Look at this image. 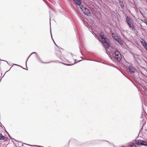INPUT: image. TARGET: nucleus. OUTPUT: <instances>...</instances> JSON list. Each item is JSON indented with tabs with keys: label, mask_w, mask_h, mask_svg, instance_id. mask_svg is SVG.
Instances as JSON below:
<instances>
[{
	"label": "nucleus",
	"mask_w": 147,
	"mask_h": 147,
	"mask_svg": "<svg viewBox=\"0 0 147 147\" xmlns=\"http://www.w3.org/2000/svg\"><path fill=\"white\" fill-rule=\"evenodd\" d=\"M112 56L115 58L118 62H120L121 60V55L118 51H116L114 53H112Z\"/></svg>",
	"instance_id": "obj_1"
},
{
	"label": "nucleus",
	"mask_w": 147,
	"mask_h": 147,
	"mask_svg": "<svg viewBox=\"0 0 147 147\" xmlns=\"http://www.w3.org/2000/svg\"><path fill=\"white\" fill-rule=\"evenodd\" d=\"M83 12L86 15L88 16H90L91 15L89 9L86 7H84L83 5L80 7Z\"/></svg>",
	"instance_id": "obj_2"
},
{
	"label": "nucleus",
	"mask_w": 147,
	"mask_h": 147,
	"mask_svg": "<svg viewBox=\"0 0 147 147\" xmlns=\"http://www.w3.org/2000/svg\"><path fill=\"white\" fill-rule=\"evenodd\" d=\"M107 48H109L110 47V42L108 38L105 37L103 40H101Z\"/></svg>",
	"instance_id": "obj_3"
},
{
	"label": "nucleus",
	"mask_w": 147,
	"mask_h": 147,
	"mask_svg": "<svg viewBox=\"0 0 147 147\" xmlns=\"http://www.w3.org/2000/svg\"><path fill=\"white\" fill-rule=\"evenodd\" d=\"M143 140H135V143L136 145L138 146H143Z\"/></svg>",
	"instance_id": "obj_4"
},
{
	"label": "nucleus",
	"mask_w": 147,
	"mask_h": 147,
	"mask_svg": "<svg viewBox=\"0 0 147 147\" xmlns=\"http://www.w3.org/2000/svg\"><path fill=\"white\" fill-rule=\"evenodd\" d=\"M73 1L77 5L80 6V7L82 5V0H73Z\"/></svg>",
	"instance_id": "obj_5"
},
{
	"label": "nucleus",
	"mask_w": 147,
	"mask_h": 147,
	"mask_svg": "<svg viewBox=\"0 0 147 147\" xmlns=\"http://www.w3.org/2000/svg\"><path fill=\"white\" fill-rule=\"evenodd\" d=\"M128 69L129 71L131 74H134L136 71L135 68L131 66H128Z\"/></svg>",
	"instance_id": "obj_6"
},
{
	"label": "nucleus",
	"mask_w": 147,
	"mask_h": 147,
	"mask_svg": "<svg viewBox=\"0 0 147 147\" xmlns=\"http://www.w3.org/2000/svg\"><path fill=\"white\" fill-rule=\"evenodd\" d=\"M55 54L56 56L58 57L60 59L62 60H63L60 58L61 56V53L60 51L59 50H57L55 51Z\"/></svg>",
	"instance_id": "obj_7"
},
{
	"label": "nucleus",
	"mask_w": 147,
	"mask_h": 147,
	"mask_svg": "<svg viewBox=\"0 0 147 147\" xmlns=\"http://www.w3.org/2000/svg\"><path fill=\"white\" fill-rule=\"evenodd\" d=\"M98 35L101 40H103V38L106 37L105 36V34L103 32H100L98 33Z\"/></svg>",
	"instance_id": "obj_8"
},
{
	"label": "nucleus",
	"mask_w": 147,
	"mask_h": 147,
	"mask_svg": "<svg viewBox=\"0 0 147 147\" xmlns=\"http://www.w3.org/2000/svg\"><path fill=\"white\" fill-rule=\"evenodd\" d=\"M142 90L145 93L147 94V88L144 85H141Z\"/></svg>",
	"instance_id": "obj_9"
},
{
	"label": "nucleus",
	"mask_w": 147,
	"mask_h": 147,
	"mask_svg": "<svg viewBox=\"0 0 147 147\" xmlns=\"http://www.w3.org/2000/svg\"><path fill=\"white\" fill-rule=\"evenodd\" d=\"M116 39H115L117 42L121 45H123V43L122 40L119 37H117Z\"/></svg>",
	"instance_id": "obj_10"
},
{
	"label": "nucleus",
	"mask_w": 147,
	"mask_h": 147,
	"mask_svg": "<svg viewBox=\"0 0 147 147\" xmlns=\"http://www.w3.org/2000/svg\"><path fill=\"white\" fill-rule=\"evenodd\" d=\"M102 140H94L93 141H90V144H97L99 142L102 141ZM103 141H106V140H103ZM106 141L108 142L109 144H111L109 142L107 141Z\"/></svg>",
	"instance_id": "obj_11"
},
{
	"label": "nucleus",
	"mask_w": 147,
	"mask_h": 147,
	"mask_svg": "<svg viewBox=\"0 0 147 147\" xmlns=\"http://www.w3.org/2000/svg\"><path fill=\"white\" fill-rule=\"evenodd\" d=\"M119 3L121 7L123 8L124 7L125 3L122 0H119Z\"/></svg>",
	"instance_id": "obj_12"
},
{
	"label": "nucleus",
	"mask_w": 147,
	"mask_h": 147,
	"mask_svg": "<svg viewBox=\"0 0 147 147\" xmlns=\"http://www.w3.org/2000/svg\"><path fill=\"white\" fill-rule=\"evenodd\" d=\"M127 24L129 26V27L130 28H131L133 30H135V26L131 22L129 24L128 23Z\"/></svg>",
	"instance_id": "obj_13"
},
{
	"label": "nucleus",
	"mask_w": 147,
	"mask_h": 147,
	"mask_svg": "<svg viewBox=\"0 0 147 147\" xmlns=\"http://www.w3.org/2000/svg\"><path fill=\"white\" fill-rule=\"evenodd\" d=\"M140 42L144 47L147 45V43L144 39H141Z\"/></svg>",
	"instance_id": "obj_14"
},
{
	"label": "nucleus",
	"mask_w": 147,
	"mask_h": 147,
	"mask_svg": "<svg viewBox=\"0 0 147 147\" xmlns=\"http://www.w3.org/2000/svg\"><path fill=\"white\" fill-rule=\"evenodd\" d=\"M128 146L129 147H136V146L135 145L134 143L130 142L129 143Z\"/></svg>",
	"instance_id": "obj_15"
},
{
	"label": "nucleus",
	"mask_w": 147,
	"mask_h": 147,
	"mask_svg": "<svg viewBox=\"0 0 147 147\" xmlns=\"http://www.w3.org/2000/svg\"><path fill=\"white\" fill-rule=\"evenodd\" d=\"M146 120L145 119V118H144V119H142V124L143 125H142V128L140 130V131H141V130H142V128H143V127L146 124Z\"/></svg>",
	"instance_id": "obj_16"
},
{
	"label": "nucleus",
	"mask_w": 147,
	"mask_h": 147,
	"mask_svg": "<svg viewBox=\"0 0 147 147\" xmlns=\"http://www.w3.org/2000/svg\"><path fill=\"white\" fill-rule=\"evenodd\" d=\"M126 21L127 24L131 22L130 18L127 16L126 17Z\"/></svg>",
	"instance_id": "obj_17"
},
{
	"label": "nucleus",
	"mask_w": 147,
	"mask_h": 147,
	"mask_svg": "<svg viewBox=\"0 0 147 147\" xmlns=\"http://www.w3.org/2000/svg\"><path fill=\"white\" fill-rule=\"evenodd\" d=\"M5 136H3L0 133V140H3L5 139Z\"/></svg>",
	"instance_id": "obj_18"
},
{
	"label": "nucleus",
	"mask_w": 147,
	"mask_h": 147,
	"mask_svg": "<svg viewBox=\"0 0 147 147\" xmlns=\"http://www.w3.org/2000/svg\"><path fill=\"white\" fill-rule=\"evenodd\" d=\"M36 57L37 60L40 62L41 61V60L40 59V58L38 56V55H36Z\"/></svg>",
	"instance_id": "obj_19"
},
{
	"label": "nucleus",
	"mask_w": 147,
	"mask_h": 147,
	"mask_svg": "<svg viewBox=\"0 0 147 147\" xmlns=\"http://www.w3.org/2000/svg\"><path fill=\"white\" fill-rule=\"evenodd\" d=\"M74 60L75 61L74 63L71 64V65H74V64H75V63H78V62L81 61H82V60H79V61H77L76 59H74Z\"/></svg>",
	"instance_id": "obj_20"
},
{
	"label": "nucleus",
	"mask_w": 147,
	"mask_h": 147,
	"mask_svg": "<svg viewBox=\"0 0 147 147\" xmlns=\"http://www.w3.org/2000/svg\"><path fill=\"white\" fill-rule=\"evenodd\" d=\"M70 142H77V141L73 138H71L69 142V143Z\"/></svg>",
	"instance_id": "obj_21"
},
{
	"label": "nucleus",
	"mask_w": 147,
	"mask_h": 147,
	"mask_svg": "<svg viewBox=\"0 0 147 147\" xmlns=\"http://www.w3.org/2000/svg\"><path fill=\"white\" fill-rule=\"evenodd\" d=\"M83 21V23L88 28V23L86 22H84V21Z\"/></svg>",
	"instance_id": "obj_22"
},
{
	"label": "nucleus",
	"mask_w": 147,
	"mask_h": 147,
	"mask_svg": "<svg viewBox=\"0 0 147 147\" xmlns=\"http://www.w3.org/2000/svg\"><path fill=\"white\" fill-rule=\"evenodd\" d=\"M143 145L144 146H147V142H145L144 140H143Z\"/></svg>",
	"instance_id": "obj_23"
},
{
	"label": "nucleus",
	"mask_w": 147,
	"mask_h": 147,
	"mask_svg": "<svg viewBox=\"0 0 147 147\" xmlns=\"http://www.w3.org/2000/svg\"><path fill=\"white\" fill-rule=\"evenodd\" d=\"M35 54V55H38L37 53L36 52H33L30 55L28 56V57L27 59V61L28 59H29V57H30V56L32 54Z\"/></svg>",
	"instance_id": "obj_24"
},
{
	"label": "nucleus",
	"mask_w": 147,
	"mask_h": 147,
	"mask_svg": "<svg viewBox=\"0 0 147 147\" xmlns=\"http://www.w3.org/2000/svg\"><path fill=\"white\" fill-rule=\"evenodd\" d=\"M134 55H133V56L134 57V58L135 59H137L138 58V55L137 54H135L133 53Z\"/></svg>",
	"instance_id": "obj_25"
},
{
	"label": "nucleus",
	"mask_w": 147,
	"mask_h": 147,
	"mask_svg": "<svg viewBox=\"0 0 147 147\" xmlns=\"http://www.w3.org/2000/svg\"><path fill=\"white\" fill-rule=\"evenodd\" d=\"M61 63L63 65H66V66H71V64H66V63H63L62 62H61Z\"/></svg>",
	"instance_id": "obj_26"
},
{
	"label": "nucleus",
	"mask_w": 147,
	"mask_h": 147,
	"mask_svg": "<svg viewBox=\"0 0 147 147\" xmlns=\"http://www.w3.org/2000/svg\"><path fill=\"white\" fill-rule=\"evenodd\" d=\"M58 61H50V62H44V64H47V63H51V62H57Z\"/></svg>",
	"instance_id": "obj_27"
},
{
	"label": "nucleus",
	"mask_w": 147,
	"mask_h": 147,
	"mask_svg": "<svg viewBox=\"0 0 147 147\" xmlns=\"http://www.w3.org/2000/svg\"><path fill=\"white\" fill-rule=\"evenodd\" d=\"M88 21L90 23H92L93 21L91 19H88Z\"/></svg>",
	"instance_id": "obj_28"
},
{
	"label": "nucleus",
	"mask_w": 147,
	"mask_h": 147,
	"mask_svg": "<svg viewBox=\"0 0 147 147\" xmlns=\"http://www.w3.org/2000/svg\"><path fill=\"white\" fill-rule=\"evenodd\" d=\"M113 38L115 39H116V38H117V37H119L118 36H117L115 34L113 36Z\"/></svg>",
	"instance_id": "obj_29"
},
{
	"label": "nucleus",
	"mask_w": 147,
	"mask_h": 147,
	"mask_svg": "<svg viewBox=\"0 0 147 147\" xmlns=\"http://www.w3.org/2000/svg\"><path fill=\"white\" fill-rule=\"evenodd\" d=\"M27 61H26V68H23V67H22V66L21 67L22 68H23V69H26V70H27V69H28V68H27V65H26V63H27Z\"/></svg>",
	"instance_id": "obj_30"
},
{
	"label": "nucleus",
	"mask_w": 147,
	"mask_h": 147,
	"mask_svg": "<svg viewBox=\"0 0 147 147\" xmlns=\"http://www.w3.org/2000/svg\"><path fill=\"white\" fill-rule=\"evenodd\" d=\"M102 63H103V64H104L107 65H109V64H108V63H105V62H102Z\"/></svg>",
	"instance_id": "obj_31"
},
{
	"label": "nucleus",
	"mask_w": 147,
	"mask_h": 147,
	"mask_svg": "<svg viewBox=\"0 0 147 147\" xmlns=\"http://www.w3.org/2000/svg\"><path fill=\"white\" fill-rule=\"evenodd\" d=\"M27 145H28L29 146H37V145H31L28 144H27Z\"/></svg>",
	"instance_id": "obj_32"
},
{
	"label": "nucleus",
	"mask_w": 147,
	"mask_h": 147,
	"mask_svg": "<svg viewBox=\"0 0 147 147\" xmlns=\"http://www.w3.org/2000/svg\"><path fill=\"white\" fill-rule=\"evenodd\" d=\"M86 59V60H89V61H96L94 60H91V59Z\"/></svg>",
	"instance_id": "obj_33"
},
{
	"label": "nucleus",
	"mask_w": 147,
	"mask_h": 147,
	"mask_svg": "<svg viewBox=\"0 0 147 147\" xmlns=\"http://www.w3.org/2000/svg\"><path fill=\"white\" fill-rule=\"evenodd\" d=\"M7 134H8L9 137L10 138H11V137L10 136V135L9 134V133H7Z\"/></svg>",
	"instance_id": "obj_34"
},
{
	"label": "nucleus",
	"mask_w": 147,
	"mask_h": 147,
	"mask_svg": "<svg viewBox=\"0 0 147 147\" xmlns=\"http://www.w3.org/2000/svg\"><path fill=\"white\" fill-rule=\"evenodd\" d=\"M104 49L105 50V51H106V52H107V50L106 49V48H105L104 47Z\"/></svg>",
	"instance_id": "obj_35"
},
{
	"label": "nucleus",
	"mask_w": 147,
	"mask_h": 147,
	"mask_svg": "<svg viewBox=\"0 0 147 147\" xmlns=\"http://www.w3.org/2000/svg\"><path fill=\"white\" fill-rule=\"evenodd\" d=\"M40 63H43L44 64V62H43V61H41H41L40 62Z\"/></svg>",
	"instance_id": "obj_36"
},
{
	"label": "nucleus",
	"mask_w": 147,
	"mask_h": 147,
	"mask_svg": "<svg viewBox=\"0 0 147 147\" xmlns=\"http://www.w3.org/2000/svg\"><path fill=\"white\" fill-rule=\"evenodd\" d=\"M3 126L2 123H1V122H0V126Z\"/></svg>",
	"instance_id": "obj_37"
},
{
	"label": "nucleus",
	"mask_w": 147,
	"mask_h": 147,
	"mask_svg": "<svg viewBox=\"0 0 147 147\" xmlns=\"http://www.w3.org/2000/svg\"><path fill=\"white\" fill-rule=\"evenodd\" d=\"M92 33L93 34H95L94 32L93 31H92Z\"/></svg>",
	"instance_id": "obj_38"
},
{
	"label": "nucleus",
	"mask_w": 147,
	"mask_h": 147,
	"mask_svg": "<svg viewBox=\"0 0 147 147\" xmlns=\"http://www.w3.org/2000/svg\"><path fill=\"white\" fill-rule=\"evenodd\" d=\"M14 65L18 66V65L17 64H14Z\"/></svg>",
	"instance_id": "obj_39"
},
{
	"label": "nucleus",
	"mask_w": 147,
	"mask_h": 147,
	"mask_svg": "<svg viewBox=\"0 0 147 147\" xmlns=\"http://www.w3.org/2000/svg\"><path fill=\"white\" fill-rule=\"evenodd\" d=\"M121 147H125V146H122Z\"/></svg>",
	"instance_id": "obj_40"
},
{
	"label": "nucleus",
	"mask_w": 147,
	"mask_h": 147,
	"mask_svg": "<svg viewBox=\"0 0 147 147\" xmlns=\"http://www.w3.org/2000/svg\"><path fill=\"white\" fill-rule=\"evenodd\" d=\"M50 31H51V36L52 37V34L51 30H50Z\"/></svg>",
	"instance_id": "obj_41"
},
{
	"label": "nucleus",
	"mask_w": 147,
	"mask_h": 147,
	"mask_svg": "<svg viewBox=\"0 0 147 147\" xmlns=\"http://www.w3.org/2000/svg\"><path fill=\"white\" fill-rule=\"evenodd\" d=\"M52 39H53V41H54V43H55V45H56V43H55V42H54V40L53 39V38H52Z\"/></svg>",
	"instance_id": "obj_42"
},
{
	"label": "nucleus",
	"mask_w": 147,
	"mask_h": 147,
	"mask_svg": "<svg viewBox=\"0 0 147 147\" xmlns=\"http://www.w3.org/2000/svg\"><path fill=\"white\" fill-rule=\"evenodd\" d=\"M113 146L114 147H116V146H115L114 144H113Z\"/></svg>",
	"instance_id": "obj_43"
},
{
	"label": "nucleus",
	"mask_w": 147,
	"mask_h": 147,
	"mask_svg": "<svg viewBox=\"0 0 147 147\" xmlns=\"http://www.w3.org/2000/svg\"><path fill=\"white\" fill-rule=\"evenodd\" d=\"M2 128H3V127H4V126H0Z\"/></svg>",
	"instance_id": "obj_44"
},
{
	"label": "nucleus",
	"mask_w": 147,
	"mask_h": 147,
	"mask_svg": "<svg viewBox=\"0 0 147 147\" xmlns=\"http://www.w3.org/2000/svg\"><path fill=\"white\" fill-rule=\"evenodd\" d=\"M71 53V56H72V57H73V55H72V53Z\"/></svg>",
	"instance_id": "obj_45"
},
{
	"label": "nucleus",
	"mask_w": 147,
	"mask_h": 147,
	"mask_svg": "<svg viewBox=\"0 0 147 147\" xmlns=\"http://www.w3.org/2000/svg\"><path fill=\"white\" fill-rule=\"evenodd\" d=\"M38 147H42V146H38Z\"/></svg>",
	"instance_id": "obj_46"
},
{
	"label": "nucleus",
	"mask_w": 147,
	"mask_h": 147,
	"mask_svg": "<svg viewBox=\"0 0 147 147\" xmlns=\"http://www.w3.org/2000/svg\"><path fill=\"white\" fill-rule=\"evenodd\" d=\"M18 66L19 67H21V66H20V65H18Z\"/></svg>",
	"instance_id": "obj_47"
},
{
	"label": "nucleus",
	"mask_w": 147,
	"mask_h": 147,
	"mask_svg": "<svg viewBox=\"0 0 147 147\" xmlns=\"http://www.w3.org/2000/svg\"><path fill=\"white\" fill-rule=\"evenodd\" d=\"M0 60L3 61H5V60Z\"/></svg>",
	"instance_id": "obj_48"
},
{
	"label": "nucleus",
	"mask_w": 147,
	"mask_h": 147,
	"mask_svg": "<svg viewBox=\"0 0 147 147\" xmlns=\"http://www.w3.org/2000/svg\"><path fill=\"white\" fill-rule=\"evenodd\" d=\"M98 62H101V61H98Z\"/></svg>",
	"instance_id": "obj_49"
},
{
	"label": "nucleus",
	"mask_w": 147,
	"mask_h": 147,
	"mask_svg": "<svg viewBox=\"0 0 147 147\" xmlns=\"http://www.w3.org/2000/svg\"><path fill=\"white\" fill-rule=\"evenodd\" d=\"M136 147H139L138 146H136Z\"/></svg>",
	"instance_id": "obj_50"
},
{
	"label": "nucleus",
	"mask_w": 147,
	"mask_h": 147,
	"mask_svg": "<svg viewBox=\"0 0 147 147\" xmlns=\"http://www.w3.org/2000/svg\"><path fill=\"white\" fill-rule=\"evenodd\" d=\"M140 10V12H141L140 10Z\"/></svg>",
	"instance_id": "obj_51"
},
{
	"label": "nucleus",
	"mask_w": 147,
	"mask_h": 147,
	"mask_svg": "<svg viewBox=\"0 0 147 147\" xmlns=\"http://www.w3.org/2000/svg\"><path fill=\"white\" fill-rule=\"evenodd\" d=\"M80 144V145H81V144Z\"/></svg>",
	"instance_id": "obj_52"
},
{
	"label": "nucleus",
	"mask_w": 147,
	"mask_h": 147,
	"mask_svg": "<svg viewBox=\"0 0 147 147\" xmlns=\"http://www.w3.org/2000/svg\"><path fill=\"white\" fill-rule=\"evenodd\" d=\"M119 147L117 146V147Z\"/></svg>",
	"instance_id": "obj_53"
},
{
	"label": "nucleus",
	"mask_w": 147,
	"mask_h": 147,
	"mask_svg": "<svg viewBox=\"0 0 147 147\" xmlns=\"http://www.w3.org/2000/svg\"><path fill=\"white\" fill-rule=\"evenodd\" d=\"M16 146V147H17V146Z\"/></svg>",
	"instance_id": "obj_54"
}]
</instances>
